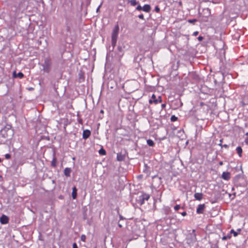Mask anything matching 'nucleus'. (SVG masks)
Returning a JSON list of instances; mask_svg holds the SVG:
<instances>
[{"instance_id": "1", "label": "nucleus", "mask_w": 248, "mask_h": 248, "mask_svg": "<svg viewBox=\"0 0 248 248\" xmlns=\"http://www.w3.org/2000/svg\"><path fill=\"white\" fill-rule=\"evenodd\" d=\"M43 67V71L49 73L52 68V61L50 57H46L43 60V62L41 64Z\"/></svg>"}, {"instance_id": "2", "label": "nucleus", "mask_w": 248, "mask_h": 248, "mask_svg": "<svg viewBox=\"0 0 248 248\" xmlns=\"http://www.w3.org/2000/svg\"><path fill=\"white\" fill-rule=\"evenodd\" d=\"M11 125H7L0 131V135L4 138L11 137L14 135V130Z\"/></svg>"}, {"instance_id": "3", "label": "nucleus", "mask_w": 248, "mask_h": 248, "mask_svg": "<svg viewBox=\"0 0 248 248\" xmlns=\"http://www.w3.org/2000/svg\"><path fill=\"white\" fill-rule=\"evenodd\" d=\"M119 31V26L118 25H116L114 26L111 33V45L113 48L116 45Z\"/></svg>"}, {"instance_id": "4", "label": "nucleus", "mask_w": 248, "mask_h": 248, "mask_svg": "<svg viewBox=\"0 0 248 248\" xmlns=\"http://www.w3.org/2000/svg\"><path fill=\"white\" fill-rule=\"evenodd\" d=\"M150 197L149 194L142 193L141 195H140L137 199V202L140 205H143L145 201H148Z\"/></svg>"}, {"instance_id": "5", "label": "nucleus", "mask_w": 248, "mask_h": 248, "mask_svg": "<svg viewBox=\"0 0 248 248\" xmlns=\"http://www.w3.org/2000/svg\"><path fill=\"white\" fill-rule=\"evenodd\" d=\"M162 102V99L161 97L160 96H159L158 98H156V96L155 94H153L152 95V98L151 99L149 100V103L150 104H152L153 103H154L155 104H157L159 102Z\"/></svg>"}, {"instance_id": "6", "label": "nucleus", "mask_w": 248, "mask_h": 248, "mask_svg": "<svg viewBox=\"0 0 248 248\" xmlns=\"http://www.w3.org/2000/svg\"><path fill=\"white\" fill-rule=\"evenodd\" d=\"M9 217L5 215H2L0 217V222L2 224H7L9 222Z\"/></svg>"}, {"instance_id": "7", "label": "nucleus", "mask_w": 248, "mask_h": 248, "mask_svg": "<svg viewBox=\"0 0 248 248\" xmlns=\"http://www.w3.org/2000/svg\"><path fill=\"white\" fill-rule=\"evenodd\" d=\"M205 205L204 204H199L197 208L196 212L198 214H202L203 213V211L205 209Z\"/></svg>"}, {"instance_id": "8", "label": "nucleus", "mask_w": 248, "mask_h": 248, "mask_svg": "<svg viewBox=\"0 0 248 248\" xmlns=\"http://www.w3.org/2000/svg\"><path fill=\"white\" fill-rule=\"evenodd\" d=\"M221 177L225 180H229L231 178V173L229 172H223Z\"/></svg>"}, {"instance_id": "9", "label": "nucleus", "mask_w": 248, "mask_h": 248, "mask_svg": "<svg viewBox=\"0 0 248 248\" xmlns=\"http://www.w3.org/2000/svg\"><path fill=\"white\" fill-rule=\"evenodd\" d=\"M91 134V132L89 130H84L83 132L82 138L84 139H87L90 136Z\"/></svg>"}, {"instance_id": "10", "label": "nucleus", "mask_w": 248, "mask_h": 248, "mask_svg": "<svg viewBox=\"0 0 248 248\" xmlns=\"http://www.w3.org/2000/svg\"><path fill=\"white\" fill-rule=\"evenodd\" d=\"M125 157V155L122 154V153H118L117 154V160L118 161H123L124 160Z\"/></svg>"}, {"instance_id": "11", "label": "nucleus", "mask_w": 248, "mask_h": 248, "mask_svg": "<svg viewBox=\"0 0 248 248\" xmlns=\"http://www.w3.org/2000/svg\"><path fill=\"white\" fill-rule=\"evenodd\" d=\"M142 11L146 12L149 13L151 11V7L149 4H144L142 7Z\"/></svg>"}, {"instance_id": "12", "label": "nucleus", "mask_w": 248, "mask_h": 248, "mask_svg": "<svg viewBox=\"0 0 248 248\" xmlns=\"http://www.w3.org/2000/svg\"><path fill=\"white\" fill-rule=\"evenodd\" d=\"M194 197L196 200L201 201L203 198V195L202 193H195Z\"/></svg>"}, {"instance_id": "13", "label": "nucleus", "mask_w": 248, "mask_h": 248, "mask_svg": "<svg viewBox=\"0 0 248 248\" xmlns=\"http://www.w3.org/2000/svg\"><path fill=\"white\" fill-rule=\"evenodd\" d=\"M77 188L76 186H74L72 188V197L73 199H76L77 197Z\"/></svg>"}, {"instance_id": "14", "label": "nucleus", "mask_w": 248, "mask_h": 248, "mask_svg": "<svg viewBox=\"0 0 248 248\" xmlns=\"http://www.w3.org/2000/svg\"><path fill=\"white\" fill-rule=\"evenodd\" d=\"M71 171L72 170L70 168H66L64 170V174L66 177H69L70 176Z\"/></svg>"}, {"instance_id": "15", "label": "nucleus", "mask_w": 248, "mask_h": 248, "mask_svg": "<svg viewBox=\"0 0 248 248\" xmlns=\"http://www.w3.org/2000/svg\"><path fill=\"white\" fill-rule=\"evenodd\" d=\"M204 16L206 17L209 16L211 15L210 10L209 8H205L203 9Z\"/></svg>"}, {"instance_id": "16", "label": "nucleus", "mask_w": 248, "mask_h": 248, "mask_svg": "<svg viewBox=\"0 0 248 248\" xmlns=\"http://www.w3.org/2000/svg\"><path fill=\"white\" fill-rule=\"evenodd\" d=\"M236 151L239 156L241 157L243 152L242 148L240 146H238L236 149Z\"/></svg>"}, {"instance_id": "17", "label": "nucleus", "mask_w": 248, "mask_h": 248, "mask_svg": "<svg viewBox=\"0 0 248 248\" xmlns=\"http://www.w3.org/2000/svg\"><path fill=\"white\" fill-rule=\"evenodd\" d=\"M51 166L53 168H55L57 166V159L54 155L52 160L51 161Z\"/></svg>"}, {"instance_id": "18", "label": "nucleus", "mask_w": 248, "mask_h": 248, "mask_svg": "<svg viewBox=\"0 0 248 248\" xmlns=\"http://www.w3.org/2000/svg\"><path fill=\"white\" fill-rule=\"evenodd\" d=\"M127 2L128 3H130V5L132 6H135L138 4L139 3L136 0H128Z\"/></svg>"}, {"instance_id": "19", "label": "nucleus", "mask_w": 248, "mask_h": 248, "mask_svg": "<svg viewBox=\"0 0 248 248\" xmlns=\"http://www.w3.org/2000/svg\"><path fill=\"white\" fill-rule=\"evenodd\" d=\"M147 143L149 146L153 147L155 145V142L151 139H149L147 140Z\"/></svg>"}, {"instance_id": "20", "label": "nucleus", "mask_w": 248, "mask_h": 248, "mask_svg": "<svg viewBox=\"0 0 248 248\" xmlns=\"http://www.w3.org/2000/svg\"><path fill=\"white\" fill-rule=\"evenodd\" d=\"M99 153L100 155H106V151H105V149H104L103 148H101L99 150Z\"/></svg>"}, {"instance_id": "21", "label": "nucleus", "mask_w": 248, "mask_h": 248, "mask_svg": "<svg viewBox=\"0 0 248 248\" xmlns=\"http://www.w3.org/2000/svg\"><path fill=\"white\" fill-rule=\"evenodd\" d=\"M117 49L119 50V51L120 52V53L119 54V55L120 56H122L124 54L122 47L121 46H118Z\"/></svg>"}, {"instance_id": "22", "label": "nucleus", "mask_w": 248, "mask_h": 248, "mask_svg": "<svg viewBox=\"0 0 248 248\" xmlns=\"http://www.w3.org/2000/svg\"><path fill=\"white\" fill-rule=\"evenodd\" d=\"M230 233L233 234V235L234 237H236L238 234V233L237 232H235L233 229H232L231 230Z\"/></svg>"}, {"instance_id": "23", "label": "nucleus", "mask_w": 248, "mask_h": 248, "mask_svg": "<svg viewBox=\"0 0 248 248\" xmlns=\"http://www.w3.org/2000/svg\"><path fill=\"white\" fill-rule=\"evenodd\" d=\"M231 238V236L230 234H228L227 235H225L223 236L222 238V239L223 240H226L227 239H230Z\"/></svg>"}, {"instance_id": "24", "label": "nucleus", "mask_w": 248, "mask_h": 248, "mask_svg": "<svg viewBox=\"0 0 248 248\" xmlns=\"http://www.w3.org/2000/svg\"><path fill=\"white\" fill-rule=\"evenodd\" d=\"M178 119V118L176 117L175 115H172L170 117V121L171 122L176 121Z\"/></svg>"}, {"instance_id": "25", "label": "nucleus", "mask_w": 248, "mask_h": 248, "mask_svg": "<svg viewBox=\"0 0 248 248\" xmlns=\"http://www.w3.org/2000/svg\"><path fill=\"white\" fill-rule=\"evenodd\" d=\"M17 78H19L20 79H22L24 77V74L22 72H19L17 74Z\"/></svg>"}, {"instance_id": "26", "label": "nucleus", "mask_w": 248, "mask_h": 248, "mask_svg": "<svg viewBox=\"0 0 248 248\" xmlns=\"http://www.w3.org/2000/svg\"><path fill=\"white\" fill-rule=\"evenodd\" d=\"M164 211L166 215H168L170 212V209L169 207H166L164 209Z\"/></svg>"}, {"instance_id": "27", "label": "nucleus", "mask_w": 248, "mask_h": 248, "mask_svg": "<svg viewBox=\"0 0 248 248\" xmlns=\"http://www.w3.org/2000/svg\"><path fill=\"white\" fill-rule=\"evenodd\" d=\"M142 7L139 4L137 7L136 8V10L137 11H142Z\"/></svg>"}, {"instance_id": "28", "label": "nucleus", "mask_w": 248, "mask_h": 248, "mask_svg": "<svg viewBox=\"0 0 248 248\" xmlns=\"http://www.w3.org/2000/svg\"><path fill=\"white\" fill-rule=\"evenodd\" d=\"M197 20L196 19H189L188 20V22L190 23L194 24L195 22H196Z\"/></svg>"}, {"instance_id": "29", "label": "nucleus", "mask_w": 248, "mask_h": 248, "mask_svg": "<svg viewBox=\"0 0 248 248\" xmlns=\"http://www.w3.org/2000/svg\"><path fill=\"white\" fill-rule=\"evenodd\" d=\"M180 205L179 204H177L174 207V209L175 211H178L179 209H180Z\"/></svg>"}, {"instance_id": "30", "label": "nucleus", "mask_w": 248, "mask_h": 248, "mask_svg": "<svg viewBox=\"0 0 248 248\" xmlns=\"http://www.w3.org/2000/svg\"><path fill=\"white\" fill-rule=\"evenodd\" d=\"M81 240L83 242H85V240H86V236L84 234H82L81 236Z\"/></svg>"}, {"instance_id": "31", "label": "nucleus", "mask_w": 248, "mask_h": 248, "mask_svg": "<svg viewBox=\"0 0 248 248\" xmlns=\"http://www.w3.org/2000/svg\"><path fill=\"white\" fill-rule=\"evenodd\" d=\"M155 11L157 13H159L160 12V8L158 6H156L155 7Z\"/></svg>"}, {"instance_id": "32", "label": "nucleus", "mask_w": 248, "mask_h": 248, "mask_svg": "<svg viewBox=\"0 0 248 248\" xmlns=\"http://www.w3.org/2000/svg\"><path fill=\"white\" fill-rule=\"evenodd\" d=\"M138 17L141 19H142V20H145L144 19V16L142 14H140V15H139L138 16Z\"/></svg>"}, {"instance_id": "33", "label": "nucleus", "mask_w": 248, "mask_h": 248, "mask_svg": "<svg viewBox=\"0 0 248 248\" xmlns=\"http://www.w3.org/2000/svg\"><path fill=\"white\" fill-rule=\"evenodd\" d=\"M5 157L6 159H9L11 158V155L9 154L5 155Z\"/></svg>"}, {"instance_id": "34", "label": "nucleus", "mask_w": 248, "mask_h": 248, "mask_svg": "<svg viewBox=\"0 0 248 248\" xmlns=\"http://www.w3.org/2000/svg\"><path fill=\"white\" fill-rule=\"evenodd\" d=\"M203 39V37L202 36H199L198 37V40L199 41H202Z\"/></svg>"}, {"instance_id": "35", "label": "nucleus", "mask_w": 248, "mask_h": 248, "mask_svg": "<svg viewBox=\"0 0 248 248\" xmlns=\"http://www.w3.org/2000/svg\"><path fill=\"white\" fill-rule=\"evenodd\" d=\"M177 102L178 104L179 105L180 107H182V106L183 103H182V102H181V101L180 100L177 101Z\"/></svg>"}, {"instance_id": "36", "label": "nucleus", "mask_w": 248, "mask_h": 248, "mask_svg": "<svg viewBox=\"0 0 248 248\" xmlns=\"http://www.w3.org/2000/svg\"><path fill=\"white\" fill-rule=\"evenodd\" d=\"M179 213L181 214L183 217H185V216H186V215H187L186 212L185 211H184L182 213Z\"/></svg>"}, {"instance_id": "37", "label": "nucleus", "mask_w": 248, "mask_h": 248, "mask_svg": "<svg viewBox=\"0 0 248 248\" xmlns=\"http://www.w3.org/2000/svg\"><path fill=\"white\" fill-rule=\"evenodd\" d=\"M73 248H78L76 243H74L73 244Z\"/></svg>"}, {"instance_id": "38", "label": "nucleus", "mask_w": 248, "mask_h": 248, "mask_svg": "<svg viewBox=\"0 0 248 248\" xmlns=\"http://www.w3.org/2000/svg\"><path fill=\"white\" fill-rule=\"evenodd\" d=\"M17 74L16 73V71H15L14 72H13V76L14 78H17Z\"/></svg>"}, {"instance_id": "39", "label": "nucleus", "mask_w": 248, "mask_h": 248, "mask_svg": "<svg viewBox=\"0 0 248 248\" xmlns=\"http://www.w3.org/2000/svg\"><path fill=\"white\" fill-rule=\"evenodd\" d=\"M221 147H224L225 148H229V146L227 145V144H222V146H221Z\"/></svg>"}, {"instance_id": "40", "label": "nucleus", "mask_w": 248, "mask_h": 248, "mask_svg": "<svg viewBox=\"0 0 248 248\" xmlns=\"http://www.w3.org/2000/svg\"><path fill=\"white\" fill-rule=\"evenodd\" d=\"M119 218H120V220H124L125 219V218L124 217L121 215H119Z\"/></svg>"}, {"instance_id": "41", "label": "nucleus", "mask_w": 248, "mask_h": 248, "mask_svg": "<svg viewBox=\"0 0 248 248\" xmlns=\"http://www.w3.org/2000/svg\"><path fill=\"white\" fill-rule=\"evenodd\" d=\"M78 122L79 124H83V121L81 119H78Z\"/></svg>"}, {"instance_id": "42", "label": "nucleus", "mask_w": 248, "mask_h": 248, "mask_svg": "<svg viewBox=\"0 0 248 248\" xmlns=\"http://www.w3.org/2000/svg\"><path fill=\"white\" fill-rule=\"evenodd\" d=\"M198 33H199L198 31H195V32H193V35L196 36H197L198 34Z\"/></svg>"}, {"instance_id": "43", "label": "nucleus", "mask_w": 248, "mask_h": 248, "mask_svg": "<svg viewBox=\"0 0 248 248\" xmlns=\"http://www.w3.org/2000/svg\"><path fill=\"white\" fill-rule=\"evenodd\" d=\"M222 141H223V139L220 140H219L220 143H219V144H218V145L221 146L222 145Z\"/></svg>"}, {"instance_id": "44", "label": "nucleus", "mask_w": 248, "mask_h": 248, "mask_svg": "<svg viewBox=\"0 0 248 248\" xmlns=\"http://www.w3.org/2000/svg\"><path fill=\"white\" fill-rule=\"evenodd\" d=\"M166 105L165 104H162L161 105V107L162 108H165L166 107Z\"/></svg>"}, {"instance_id": "45", "label": "nucleus", "mask_w": 248, "mask_h": 248, "mask_svg": "<svg viewBox=\"0 0 248 248\" xmlns=\"http://www.w3.org/2000/svg\"><path fill=\"white\" fill-rule=\"evenodd\" d=\"M241 229L239 228V229H237L236 232H237L238 233H239L241 232Z\"/></svg>"}, {"instance_id": "46", "label": "nucleus", "mask_w": 248, "mask_h": 248, "mask_svg": "<svg viewBox=\"0 0 248 248\" xmlns=\"http://www.w3.org/2000/svg\"><path fill=\"white\" fill-rule=\"evenodd\" d=\"M245 143L248 145V138H247L245 140Z\"/></svg>"}, {"instance_id": "47", "label": "nucleus", "mask_w": 248, "mask_h": 248, "mask_svg": "<svg viewBox=\"0 0 248 248\" xmlns=\"http://www.w3.org/2000/svg\"><path fill=\"white\" fill-rule=\"evenodd\" d=\"M223 162H222V161H220V162H219V165L220 166L222 165H223Z\"/></svg>"}, {"instance_id": "48", "label": "nucleus", "mask_w": 248, "mask_h": 248, "mask_svg": "<svg viewBox=\"0 0 248 248\" xmlns=\"http://www.w3.org/2000/svg\"><path fill=\"white\" fill-rule=\"evenodd\" d=\"M118 226H119V227H120V228H122V225L121 224H120L119 223H118Z\"/></svg>"}, {"instance_id": "49", "label": "nucleus", "mask_w": 248, "mask_h": 248, "mask_svg": "<svg viewBox=\"0 0 248 248\" xmlns=\"http://www.w3.org/2000/svg\"><path fill=\"white\" fill-rule=\"evenodd\" d=\"M100 113H102V114H103L104 113V110L103 109H101L100 110Z\"/></svg>"}, {"instance_id": "50", "label": "nucleus", "mask_w": 248, "mask_h": 248, "mask_svg": "<svg viewBox=\"0 0 248 248\" xmlns=\"http://www.w3.org/2000/svg\"><path fill=\"white\" fill-rule=\"evenodd\" d=\"M100 7V5L99 6V7L97 8L96 11H98Z\"/></svg>"}, {"instance_id": "51", "label": "nucleus", "mask_w": 248, "mask_h": 248, "mask_svg": "<svg viewBox=\"0 0 248 248\" xmlns=\"http://www.w3.org/2000/svg\"><path fill=\"white\" fill-rule=\"evenodd\" d=\"M144 166H145V167H146H146H147V164H144Z\"/></svg>"}, {"instance_id": "52", "label": "nucleus", "mask_w": 248, "mask_h": 248, "mask_svg": "<svg viewBox=\"0 0 248 248\" xmlns=\"http://www.w3.org/2000/svg\"><path fill=\"white\" fill-rule=\"evenodd\" d=\"M116 209L117 210V212H119V208H117Z\"/></svg>"}, {"instance_id": "53", "label": "nucleus", "mask_w": 248, "mask_h": 248, "mask_svg": "<svg viewBox=\"0 0 248 248\" xmlns=\"http://www.w3.org/2000/svg\"><path fill=\"white\" fill-rule=\"evenodd\" d=\"M2 161V159L0 158V162H1Z\"/></svg>"}]
</instances>
